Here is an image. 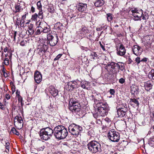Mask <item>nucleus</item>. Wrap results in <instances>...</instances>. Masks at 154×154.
I'll use <instances>...</instances> for the list:
<instances>
[{"instance_id":"nucleus-1","label":"nucleus","mask_w":154,"mask_h":154,"mask_svg":"<svg viewBox=\"0 0 154 154\" xmlns=\"http://www.w3.org/2000/svg\"><path fill=\"white\" fill-rule=\"evenodd\" d=\"M53 134L56 139L60 140L64 139L66 137L68 132L63 126L58 125L53 130L49 127L42 129L39 132V136L41 139L47 140L50 139Z\"/></svg>"},{"instance_id":"nucleus-2","label":"nucleus","mask_w":154,"mask_h":154,"mask_svg":"<svg viewBox=\"0 0 154 154\" xmlns=\"http://www.w3.org/2000/svg\"><path fill=\"white\" fill-rule=\"evenodd\" d=\"M96 113L93 114L95 118H100L107 114L108 109L107 108V104L103 102H99L96 105Z\"/></svg>"},{"instance_id":"nucleus-3","label":"nucleus","mask_w":154,"mask_h":154,"mask_svg":"<svg viewBox=\"0 0 154 154\" xmlns=\"http://www.w3.org/2000/svg\"><path fill=\"white\" fill-rule=\"evenodd\" d=\"M87 146L89 150L93 153L100 152L102 150L100 144L95 140L90 142L87 144Z\"/></svg>"},{"instance_id":"nucleus-4","label":"nucleus","mask_w":154,"mask_h":154,"mask_svg":"<svg viewBox=\"0 0 154 154\" xmlns=\"http://www.w3.org/2000/svg\"><path fill=\"white\" fill-rule=\"evenodd\" d=\"M69 132L75 137H77L80 134L82 130V128L81 126L73 123L71 124L68 127Z\"/></svg>"},{"instance_id":"nucleus-5","label":"nucleus","mask_w":154,"mask_h":154,"mask_svg":"<svg viewBox=\"0 0 154 154\" xmlns=\"http://www.w3.org/2000/svg\"><path fill=\"white\" fill-rule=\"evenodd\" d=\"M69 108L73 113H76L80 111L81 106L77 102L70 100L69 104Z\"/></svg>"},{"instance_id":"nucleus-6","label":"nucleus","mask_w":154,"mask_h":154,"mask_svg":"<svg viewBox=\"0 0 154 154\" xmlns=\"http://www.w3.org/2000/svg\"><path fill=\"white\" fill-rule=\"evenodd\" d=\"M108 137L110 140L113 142H118L120 139L119 134L114 129H112L109 131L108 134Z\"/></svg>"},{"instance_id":"nucleus-7","label":"nucleus","mask_w":154,"mask_h":154,"mask_svg":"<svg viewBox=\"0 0 154 154\" xmlns=\"http://www.w3.org/2000/svg\"><path fill=\"white\" fill-rule=\"evenodd\" d=\"M118 117H123L125 116L128 110L127 106L126 105L121 104L116 107Z\"/></svg>"},{"instance_id":"nucleus-8","label":"nucleus","mask_w":154,"mask_h":154,"mask_svg":"<svg viewBox=\"0 0 154 154\" xmlns=\"http://www.w3.org/2000/svg\"><path fill=\"white\" fill-rule=\"evenodd\" d=\"M48 42L51 46H54L57 43L58 38L57 35L53 36L51 34H48L47 36Z\"/></svg>"},{"instance_id":"nucleus-9","label":"nucleus","mask_w":154,"mask_h":154,"mask_svg":"<svg viewBox=\"0 0 154 154\" xmlns=\"http://www.w3.org/2000/svg\"><path fill=\"white\" fill-rule=\"evenodd\" d=\"M132 12L131 15L133 16L132 17L135 20H141V18L143 14V11L141 10H138L135 9L131 11Z\"/></svg>"},{"instance_id":"nucleus-10","label":"nucleus","mask_w":154,"mask_h":154,"mask_svg":"<svg viewBox=\"0 0 154 154\" xmlns=\"http://www.w3.org/2000/svg\"><path fill=\"white\" fill-rule=\"evenodd\" d=\"M141 48L137 45H134L132 48V51L133 53L137 56L140 55L142 52Z\"/></svg>"},{"instance_id":"nucleus-11","label":"nucleus","mask_w":154,"mask_h":154,"mask_svg":"<svg viewBox=\"0 0 154 154\" xmlns=\"http://www.w3.org/2000/svg\"><path fill=\"white\" fill-rule=\"evenodd\" d=\"M35 82L39 84L42 81V75L41 73L38 71H36L35 73L34 76Z\"/></svg>"},{"instance_id":"nucleus-12","label":"nucleus","mask_w":154,"mask_h":154,"mask_svg":"<svg viewBox=\"0 0 154 154\" xmlns=\"http://www.w3.org/2000/svg\"><path fill=\"white\" fill-rule=\"evenodd\" d=\"M48 91L54 97H55L58 95V90L55 89L53 86H50L48 88Z\"/></svg>"},{"instance_id":"nucleus-13","label":"nucleus","mask_w":154,"mask_h":154,"mask_svg":"<svg viewBox=\"0 0 154 154\" xmlns=\"http://www.w3.org/2000/svg\"><path fill=\"white\" fill-rule=\"evenodd\" d=\"M117 53L118 55L121 56H123L126 53V50L122 45H121L119 49H117Z\"/></svg>"},{"instance_id":"nucleus-14","label":"nucleus","mask_w":154,"mask_h":154,"mask_svg":"<svg viewBox=\"0 0 154 154\" xmlns=\"http://www.w3.org/2000/svg\"><path fill=\"white\" fill-rule=\"evenodd\" d=\"M87 5L86 4L80 3L77 6L78 10L80 11L85 12L86 11Z\"/></svg>"},{"instance_id":"nucleus-15","label":"nucleus","mask_w":154,"mask_h":154,"mask_svg":"<svg viewBox=\"0 0 154 154\" xmlns=\"http://www.w3.org/2000/svg\"><path fill=\"white\" fill-rule=\"evenodd\" d=\"M152 82L150 81H148L144 83V87L146 90L147 91L151 90L152 86Z\"/></svg>"},{"instance_id":"nucleus-16","label":"nucleus","mask_w":154,"mask_h":154,"mask_svg":"<svg viewBox=\"0 0 154 154\" xmlns=\"http://www.w3.org/2000/svg\"><path fill=\"white\" fill-rule=\"evenodd\" d=\"M129 103L133 107L138 106L139 103L137 100L135 98H131L130 100Z\"/></svg>"},{"instance_id":"nucleus-17","label":"nucleus","mask_w":154,"mask_h":154,"mask_svg":"<svg viewBox=\"0 0 154 154\" xmlns=\"http://www.w3.org/2000/svg\"><path fill=\"white\" fill-rule=\"evenodd\" d=\"M46 24L45 23L40 22L39 24V26H41L38 27L39 28H42V31L43 32L46 33L50 31V29L48 28L47 27H43L42 26L43 24Z\"/></svg>"},{"instance_id":"nucleus-18","label":"nucleus","mask_w":154,"mask_h":154,"mask_svg":"<svg viewBox=\"0 0 154 154\" xmlns=\"http://www.w3.org/2000/svg\"><path fill=\"white\" fill-rule=\"evenodd\" d=\"M29 34L31 36H32L34 32V29L33 28V25L30 23L28 26V30Z\"/></svg>"},{"instance_id":"nucleus-19","label":"nucleus","mask_w":154,"mask_h":154,"mask_svg":"<svg viewBox=\"0 0 154 154\" xmlns=\"http://www.w3.org/2000/svg\"><path fill=\"white\" fill-rule=\"evenodd\" d=\"M131 90L132 94H136L138 93V87L135 85H132L131 87Z\"/></svg>"},{"instance_id":"nucleus-20","label":"nucleus","mask_w":154,"mask_h":154,"mask_svg":"<svg viewBox=\"0 0 154 154\" xmlns=\"http://www.w3.org/2000/svg\"><path fill=\"white\" fill-rule=\"evenodd\" d=\"M81 87L83 88L86 89L87 90H88V88L87 87V86L90 85V83L86 81H83L81 82Z\"/></svg>"},{"instance_id":"nucleus-21","label":"nucleus","mask_w":154,"mask_h":154,"mask_svg":"<svg viewBox=\"0 0 154 154\" xmlns=\"http://www.w3.org/2000/svg\"><path fill=\"white\" fill-rule=\"evenodd\" d=\"M104 3V0H97L94 3V5L96 7H99L102 6Z\"/></svg>"},{"instance_id":"nucleus-22","label":"nucleus","mask_w":154,"mask_h":154,"mask_svg":"<svg viewBox=\"0 0 154 154\" xmlns=\"http://www.w3.org/2000/svg\"><path fill=\"white\" fill-rule=\"evenodd\" d=\"M15 8L16 12H19L22 11L23 10L22 6L19 3H17L15 5Z\"/></svg>"},{"instance_id":"nucleus-23","label":"nucleus","mask_w":154,"mask_h":154,"mask_svg":"<svg viewBox=\"0 0 154 154\" xmlns=\"http://www.w3.org/2000/svg\"><path fill=\"white\" fill-rule=\"evenodd\" d=\"M14 123V125L16 128L18 129H20L23 127V122H17Z\"/></svg>"},{"instance_id":"nucleus-24","label":"nucleus","mask_w":154,"mask_h":154,"mask_svg":"<svg viewBox=\"0 0 154 154\" xmlns=\"http://www.w3.org/2000/svg\"><path fill=\"white\" fill-rule=\"evenodd\" d=\"M148 77L150 79L154 80V69H152L149 73Z\"/></svg>"},{"instance_id":"nucleus-25","label":"nucleus","mask_w":154,"mask_h":154,"mask_svg":"<svg viewBox=\"0 0 154 154\" xmlns=\"http://www.w3.org/2000/svg\"><path fill=\"white\" fill-rule=\"evenodd\" d=\"M71 82H69L67 83V85H66V89L68 91H72L74 88H73L72 86L70 85H72Z\"/></svg>"},{"instance_id":"nucleus-26","label":"nucleus","mask_w":154,"mask_h":154,"mask_svg":"<svg viewBox=\"0 0 154 154\" xmlns=\"http://www.w3.org/2000/svg\"><path fill=\"white\" fill-rule=\"evenodd\" d=\"M23 122V120L21 117H19L18 116H16L14 119V122Z\"/></svg>"},{"instance_id":"nucleus-27","label":"nucleus","mask_w":154,"mask_h":154,"mask_svg":"<svg viewBox=\"0 0 154 154\" xmlns=\"http://www.w3.org/2000/svg\"><path fill=\"white\" fill-rule=\"evenodd\" d=\"M117 67H118L119 69L122 71H123L124 70V66L122 63L118 62L117 63Z\"/></svg>"},{"instance_id":"nucleus-28","label":"nucleus","mask_w":154,"mask_h":154,"mask_svg":"<svg viewBox=\"0 0 154 154\" xmlns=\"http://www.w3.org/2000/svg\"><path fill=\"white\" fill-rule=\"evenodd\" d=\"M11 132H12L15 135L18 136L19 135V133L17 130L15 128L13 127L12 128L11 130Z\"/></svg>"},{"instance_id":"nucleus-29","label":"nucleus","mask_w":154,"mask_h":154,"mask_svg":"<svg viewBox=\"0 0 154 154\" xmlns=\"http://www.w3.org/2000/svg\"><path fill=\"white\" fill-rule=\"evenodd\" d=\"M149 142L150 145L154 147V137H151L149 139Z\"/></svg>"},{"instance_id":"nucleus-30","label":"nucleus","mask_w":154,"mask_h":154,"mask_svg":"<svg viewBox=\"0 0 154 154\" xmlns=\"http://www.w3.org/2000/svg\"><path fill=\"white\" fill-rule=\"evenodd\" d=\"M82 31L83 32V34H85L88 33V30L85 26H82Z\"/></svg>"},{"instance_id":"nucleus-31","label":"nucleus","mask_w":154,"mask_h":154,"mask_svg":"<svg viewBox=\"0 0 154 154\" xmlns=\"http://www.w3.org/2000/svg\"><path fill=\"white\" fill-rule=\"evenodd\" d=\"M109 66L112 69H115L116 67H117V63L112 62L110 63Z\"/></svg>"},{"instance_id":"nucleus-32","label":"nucleus","mask_w":154,"mask_h":154,"mask_svg":"<svg viewBox=\"0 0 154 154\" xmlns=\"http://www.w3.org/2000/svg\"><path fill=\"white\" fill-rule=\"evenodd\" d=\"M142 19L143 20H146L149 18V15L147 13L145 12L144 14L143 13Z\"/></svg>"},{"instance_id":"nucleus-33","label":"nucleus","mask_w":154,"mask_h":154,"mask_svg":"<svg viewBox=\"0 0 154 154\" xmlns=\"http://www.w3.org/2000/svg\"><path fill=\"white\" fill-rule=\"evenodd\" d=\"M43 12L42 10H39L38 15V17L41 19H42L43 16Z\"/></svg>"},{"instance_id":"nucleus-34","label":"nucleus","mask_w":154,"mask_h":154,"mask_svg":"<svg viewBox=\"0 0 154 154\" xmlns=\"http://www.w3.org/2000/svg\"><path fill=\"white\" fill-rule=\"evenodd\" d=\"M71 82L72 85H71L72 86L73 88L74 89L75 88H77V82L75 81H71Z\"/></svg>"},{"instance_id":"nucleus-35","label":"nucleus","mask_w":154,"mask_h":154,"mask_svg":"<svg viewBox=\"0 0 154 154\" xmlns=\"http://www.w3.org/2000/svg\"><path fill=\"white\" fill-rule=\"evenodd\" d=\"M106 15L107 16V18L108 21H111L112 19V14L109 13L107 14Z\"/></svg>"},{"instance_id":"nucleus-36","label":"nucleus","mask_w":154,"mask_h":154,"mask_svg":"<svg viewBox=\"0 0 154 154\" xmlns=\"http://www.w3.org/2000/svg\"><path fill=\"white\" fill-rule=\"evenodd\" d=\"M37 17H38V14L36 13H35L32 15L31 19L34 21L36 20Z\"/></svg>"},{"instance_id":"nucleus-37","label":"nucleus","mask_w":154,"mask_h":154,"mask_svg":"<svg viewBox=\"0 0 154 154\" xmlns=\"http://www.w3.org/2000/svg\"><path fill=\"white\" fill-rule=\"evenodd\" d=\"M37 8L40 10H42V5H41L40 1H38L37 3Z\"/></svg>"},{"instance_id":"nucleus-38","label":"nucleus","mask_w":154,"mask_h":154,"mask_svg":"<svg viewBox=\"0 0 154 154\" xmlns=\"http://www.w3.org/2000/svg\"><path fill=\"white\" fill-rule=\"evenodd\" d=\"M144 38L145 40V41L146 43L148 44H150L151 43L150 40L149 38V36H145Z\"/></svg>"},{"instance_id":"nucleus-39","label":"nucleus","mask_w":154,"mask_h":154,"mask_svg":"<svg viewBox=\"0 0 154 154\" xmlns=\"http://www.w3.org/2000/svg\"><path fill=\"white\" fill-rule=\"evenodd\" d=\"M21 22L22 20H20V18H17L16 20V24L18 26L21 24Z\"/></svg>"},{"instance_id":"nucleus-40","label":"nucleus","mask_w":154,"mask_h":154,"mask_svg":"<svg viewBox=\"0 0 154 154\" xmlns=\"http://www.w3.org/2000/svg\"><path fill=\"white\" fill-rule=\"evenodd\" d=\"M45 48H42L39 50V51L42 54L45 53L47 50V47L46 45H45Z\"/></svg>"},{"instance_id":"nucleus-41","label":"nucleus","mask_w":154,"mask_h":154,"mask_svg":"<svg viewBox=\"0 0 154 154\" xmlns=\"http://www.w3.org/2000/svg\"><path fill=\"white\" fill-rule=\"evenodd\" d=\"M90 56L92 57V58L94 59L95 57H97L98 56L97 54L95 52H92L90 55Z\"/></svg>"},{"instance_id":"nucleus-42","label":"nucleus","mask_w":154,"mask_h":154,"mask_svg":"<svg viewBox=\"0 0 154 154\" xmlns=\"http://www.w3.org/2000/svg\"><path fill=\"white\" fill-rule=\"evenodd\" d=\"M48 10L50 13H52L54 12V9L53 7L49 6L48 8Z\"/></svg>"},{"instance_id":"nucleus-43","label":"nucleus","mask_w":154,"mask_h":154,"mask_svg":"<svg viewBox=\"0 0 154 154\" xmlns=\"http://www.w3.org/2000/svg\"><path fill=\"white\" fill-rule=\"evenodd\" d=\"M42 28H39L37 29V31L35 33V35H39L41 33V32H42Z\"/></svg>"},{"instance_id":"nucleus-44","label":"nucleus","mask_w":154,"mask_h":154,"mask_svg":"<svg viewBox=\"0 0 154 154\" xmlns=\"http://www.w3.org/2000/svg\"><path fill=\"white\" fill-rule=\"evenodd\" d=\"M4 62L3 63L6 65H8L9 64V60L8 58H6L4 60Z\"/></svg>"},{"instance_id":"nucleus-45","label":"nucleus","mask_w":154,"mask_h":154,"mask_svg":"<svg viewBox=\"0 0 154 154\" xmlns=\"http://www.w3.org/2000/svg\"><path fill=\"white\" fill-rule=\"evenodd\" d=\"M125 81V78H122L119 80V82L121 84H123Z\"/></svg>"},{"instance_id":"nucleus-46","label":"nucleus","mask_w":154,"mask_h":154,"mask_svg":"<svg viewBox=\"0 0 154 154\" xmlns=\"http://www.w3.org/2000/svg\"><path fill=\"white\" fill-rule=\"evenodd\" d=\"M102 116H101L100 118H95L96 119V122L97 123L99 124H100L101 123V122L100 120V118H102Z\"/></svg>"},{"instance_id":"nucleus-47","label":"nucleus","mask_w":154,"mask_h":154,"mask_svg":"<svg viewBox=\"0 0 154 154\" xmlns=\"http://www.w3.org/2000/svg\"><path fill=\"white\" fill-rule=\"evenodd\" d=\"M5 108L6 107L0 102V108L2 110H5Z\"/></svg>"},{"instance_id":"nucleus-48","label":"nucleus","mask_w":154,"mask_h":154,"mask_svg":"<svg viewBox=\"0 0 154 154\" xmlns=\"http://www.w3.org/2000/svg\"><path fill=\"white\" fill-rule=\"evenodd\" d=\"M62 54H59L54 59V60L55 61V60H58L62 56Z\"/></svg>"},{"instance_id":"nucleus-49","label":"nucleus","mask_w":154,"mask_h":154,"mask_svg":"<svg viewBox=\"0 0 154 154\" xmlns=\"http://www.w3.org/2000/svg\"><path fill=\"white\" fill-rule=\"evenodd\" d=\"M56 26H57V27L59 28V29H60V26H63V25L62 23H56Z\"/></svg>"},{"instance_id":"nucleus-50","label":"nucleus","mask_w":154,"mask_h":154,"mask_svg":"<svg viewBox=\"0 0 154 154\" xmlns=\"http://www.w3.org/2000/svg\"><path fill=\"white\" fill-rule=\"evenodd\" d=\"M24 14L23 15L22 17H21V20H24L25 19H26V15L27 14H28V13L27 12H25V13H24Z\"/></svg>"},{"instance_id":"nucleus-51","label":"nucleus","mask_w":154,"mask_h":154,"mask_svg":"<svg viewBox=\"0 0 154 154\" xmlns=\"http://www.w3.org/2000/svg\"><path fill=\"white\" fill-rule=\"evenodd\" d=\"M45 148V146L43 145H42L38 148V150L39 151H42Z\"/></svg>"},{"instance_id":"nucleus-52","label":"nucleus","mask_w":154,"mask_h":154,"mask_svg":"<svg viewBox=\"0 0 154 154\" xmlns=\"http://www.w3.org/2000/svg\"><path fill=\"white\" fill-rule=\"evenodd\" d=\"M135 61L138 64L139 63L141 62L140 60V58L139 57H137L135 59Z\"/></svg>"},{"instance_id":"nucleus-53","label":"nucleus","mask_w":154,"mask_h":154,"mask_svg":"<svg viewBox=\"0 0 154 154\" xmlns=\"http://www.w3.org/2000/svg\"><path fill=\"white\" fill-rule=\"evenodd\" d=\"M100 46L101 48L102 49L103 51H105L106 49L105 48L104 46L101 44V43L100 42H99Z\"/></svg>"},{"instance_id":"nucleus-54","label":"nucleus","mask_w":154,"mask_h":154,"mask_svg":"<svg viewBox=\"0 0 154 154\" xmlns=\"http://www.w3.org/2000/svg\"><path fill=\"white\" fill-rule=\"evenodd\" d=\"M109 92L111 94L114 95L115 93V91L113 89H110L109 90Z\"/></svg>"},{"instance_id":"nucleus-55","label":"nucleus","mask_w":154,"mask_h":154,"mask_svg":"<svg viewBox=\"0 0 154 154\" xmlns=\"http://www.w3.org/2000/svg\"><path fill=\"white\" fill-rule=\"evenodd\" d=\"M17 97L18 98V101L19 103L20 102H21L23 101L22 97L21 96H19Z\"/></svg>"},{"instance_id":"nucleus-56","label":"nucleus","mask_w":154,"mask_h":154,"mask_svg":"<svg viewBox=\"0 0 154 154\" xmlns=\"http://www.w3.org/2000/svg\"><path fill=\"white\" fill-rule=\"evenodd\" d=\"M5 98L8 100L10 98V96L9 94H7L5 95Z\"/></svg>"},{"instance_id":"nucleus-57","label":"nucleus","mask_w":154,"mask_h":154,"mask_svg":"<svg viewBox=\"0 0 154 154\" xmlns=\"http://www.w3.org/2000/svg\"><path fill=\"white\" fill-rule=\"evenodd\" d=\"M20 92L18 91V90H17L16 92V97H17L18 96H20Z\"/></svg>"},{"instance_id":"nucleus-58","label":"nucleus","mask_w":154,"mask_h":154,"mask_svg":"<svg viewBox=\"0 0 154 154\" xmlns=\"http://www.w3.org/2000/svg\"><path fill=\"white\" fill-rule=\"evenodd\" d=\"M147 58L145 57L143 58L141 60V62H146L147 61Z\"/></svg>"},{"instance_id":"nucleus-59","label":"nucleus","mask_w":154,"mask_h":154,"mask_svg":"<svg viewBox=\"0 0 154 154\" xmlns=\"http://www.w3.org/2000/svg\"><path fill=\"white\" fill-rule=\"evenodd\" d=\"M31 11L32 13L35 12V8L33 6H32L31 8Z\"/></svg>"},{"instance_id":"nucleus-60","label":"nucleus","mask_w":154,"mask_h":154,"mask_svg":"<svg viewBox=\"0 0 154 154\" xmlns=\"http://www.w3.org/2000/svg\"><path fill=\"white\" fill-rule=\"evenodd\" d=\"M132 62V60H131L130 58H129L128 59V64H131Z\"/></svg>"},{"instance_id":"nucleus-61","label":"nucleus","mask_w":154,"mask_h":154,"mask_svg":"<svg viewBox=\"0 0 154 154\" xmlns=\"http://www.w3.org/2000/svg\"><path fill=\"white\" fill-rule=\"evenodd\" d=\"M25 42L24 41H22L20 43V45L22 46H24L25 44Z\"/></svg>"},{"instance_id":"nucleus-62","label":"nucleus","mask_w":154,"mask_h":154,"mask_svg":"<svg viewBox=\"0 0 154 154\" xmlns=\"http://www.w3.org/2000/svg\"><path fill=\"white\" fill-rule=\"evenodd\" d=\"M9 143H5V145L6 146V148L7 149H8V148H9Z\"/></svg>"},{"instance_id":"nucleus-63","label":"nucleus","mask_w":154,"mask_h":154,"mask_svg":"<svg viewBox=\"0 0 154 154\" xmlns=\"http://www.w3.org/2000/svg\"><path fill=\"white\" fill-rule=\"evenodd\" d=\"M96 30L97 31H100L102 30V27L97 28Z\"/></svg>"},{"instance_id":"nucleus-64","label":"nucleus","mask_w":154,"mask_h":154,"mask_svg":"<svg viewBox=\"0 0 154 154\" xmlns=\"http://www.w3.org/2000/svg\"><path fill=\"white\" fill-rule=\"evenodd\" d=\"M75 17H76L75 15L74 14H72V17H70V19H71L73 18H74Z\"/></svg>"}]
</instances>
